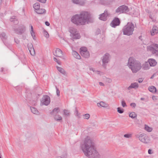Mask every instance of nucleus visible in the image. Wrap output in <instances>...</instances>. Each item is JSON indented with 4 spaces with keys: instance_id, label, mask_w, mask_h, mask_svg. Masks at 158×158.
<instances>
[{
    "instance_id": "f257e3e1",
    "label": "nucleus",
    "mask_w": 158,
    "mask_h": 158,
    "mask_svg": "<svg viewBox=\"0 0 158 158\" xmlns=\"http://www.w3.org/2000/svg\"><path fill=\"white\" fill-rule=\"evenodd\" d=\"M81 147L85 155L89 158H99L100 155L94 146V143L91 138L87 137Z\"/></svg>"
},
{
    "instance_id": "f03ea898",
    "label": "nucleus",
    "mask_w": 158,
    "mask_h": 158,
    "mask_svg": "<svg viewBox=\"0 0 158 158\" xmlns=\"http://www.w3.org/2000/svg\"><path fill=\"white\" fill-rule=\"evenodd\" d=\"M90 18V15L88 12L83 11L79 14L73 15L71 18V21L77 25H83L87 22L89 21Z\"/></svg>"
},
{
    "instance_id": "7ed1b4c3",
    "label": "nucleus",
    "mask_w": 158,
    "mask_h": 158,
    "mask_svg": "<svg viewBox=\"0 0 158 158\" xmlns=\"http://www.w3.org/2000/svg\"><path fill=\"white\" fill-rule=\"evenodd\" d=\"M127 65L133 73L138 72L142 67L140 63L132 57L129 58Z\"/></svg>"
},
{
    "instance_id": "20e7f679",
    "label": "nucleus",
    "mask_w": 158,
    "mask_h": 158,
    "mask_svg": "<svg viewBox=\"0 0 158 158\" xmlns=\"http://www.w3.org/2000/svg\"><path fill=\"white\" fill-rule=\"evenodd\" d=\"M134 28L135 26L133 23L132 22H128L123 28V35L128 36L132 35L134 30Z\"/></svg>"
},
{
    "instance_id": "39448f33",
    "label": "nucleus",
    "mask_w": 158,
    "mask_h": 158,
    "mask_svg": "<svg viewBox=\"0 0 158 158\" xmlns=\"http://www.w3.org/2000/svg\"><path fill=\"white\" fill-rule=\"evenodd\" d=\"M111 58L110 55L108 53H105L102 57V66L104 69H106L108 63L109 62Z\"/></svg>"
},
{
    "instance_id": "423d86ee",
    "label": "nucleus",
    "mask_w": 158,
    "mask_h": 158,
    "mask_svg": "<svg viewBox=\"0 0 158 158\" xmlns=\"http://www.w3.org/2000/svg\"><path fill=\"white\" fill-rule=\"evenodd\" d=\"M129 11V9L128 6L124 5H122L118 7L115 10L117 13H126Z\"/></svg>"
},
{
    "instance_id": "0eeeda50",
    "label": "nucleus",
    "mask_w": 158,
    "mask_h": 158,
    "mask_svg": "<svg viewBox=\"0 0 158 158\" xmlns=\"http://www.w3.org/2000/svg\"><path fill=\"white\" fill-rule=\"evenodd\" d=\"M75 29L73 27H71L69 28V32L72 34L71 36L73 39H79L81 37L80 34L75 31Z\"/></svg>"
},
{
    "instance_id": "6e6552de",
    "label": "nucleus",
    "mask_w": 158,
    "mask_h": 158,
    "mask_svg": "<svg viewBox=\"0 0 158 158\" xmlns=\"http://www.w3.org/2000/svg\"><path fill=\"white\" fill-rule=\"evenodd\" d=\"M139 138L141 141L144 143H148L150 141L148 136L144 134H140L139 136Z\"/></svg>"
},
{
    "instance_id": "1a4fd4ad",
    "label": "nucleus",
    "mask_w": 158,
    "mask_h": 158,
    "mask_svg": "<svg viewBox=\"0 0 158 158\" xmlns=\"http://www.w3.org/2000/svg\"><path fill=\"white\" fill-rule=\"evenodd\" d=\"M148 50L151 51L152 53L156 54V55L158 56V44H155L153 47H149Z\"/></svg>"
},
{
    "instance_id": "9d476101",
    "label": "nucleus",
    "mask_w": 158,
    "mask_h": 158,
    "mask_svg": "<svg viewBox=\"0 0 158 158\" xmlns=\"http://www.w3.org/2000/svg\"><path fill=\"white\" fill-rule=\"evenodd\" d=\"M50 102L49 97L47 95H45L43 97L41 102L42 104L47 106L50 103Z\"/></svg>"
},
{
    "instance_id": "9b49d317",
    "label": "nucleus",
    "mask_w": 158,
    "mask_h": 158,
    "mask_svg": "<svg viewBox=\"0 0 158 158\" xmlns=\"http://www.w3.org/2000/svg\"><path fill=\"white\" fill-rule=\"evenodd\" d=\"M120 23V21L119 18L115 17L111 23V26L113 27H115L117 26H119Z\"/></svg>"
},
{
    "instance_id": "f8f14e48",
    "label": "nucleus",
    "mask_w": 158,
    "mask_h": 158,
    "mask_svg": "<svg viewBox=\"0 0 158 158\" xmlns=\"http://www.w3.org/2000/svg\"><path fill=\"white\" fill-rule=\"evenodd\" d=\"M62 51L59 48H56L53 55L56 57H61L63 55Z\"/></svg>"
},
{
    "instance_id": "ddd939ff",
    "label": "nucleus",
    "mask_w": 158,
    "mask_h": 158,
    "mask_svg": "<svg viewBox=\"0 0 158 158\" xmlns=\"http://www.w3.org/2000/svg\"><path fill=\"white\" fill-rule=\"evenodd\" d=\"M18 30V32H17V34L21 35L25 31V27L24 25H22L20 26Z\"/></svg>"
},
{
    "instance_id": "4468645a",
    "label": "nucleus",
    "mask_w": 158,
    "mask_h": 158,
    "mask_svg": "<svg viewBox=\"0 0 158 158\" xmlns=\"http://www.w3.org/2000/svg\"><path fill=\"white\" fill-rule=\"evenodd\" d=\"M139 87V85L137 83L134 82L132 83L130 86H129L127 88L128 90H130L131 88H133L135 89H136Z\"/></svg>"
},
{
    "instance_id": "2eb2a0df",
    "label": "nucleus",
    "mask_w": 158,
    "mask_h": 158,
    "mask_svg": "<svg viewBox=\"0 0 158 158\" xmlns=\"http://www.w3.org/2000/svg\"><path fill=\"white\" fill-rule=\"evenodd\" d=\"M158 33V27L157 26H154L152 31H151V35H154Z\"/></svg>"
},
{
    "instance_id": "dca6fc26",
    "label": "nucleus",
    "mask_w": 158,
    "mask_h": 158,
    "mask_svg": "<svg viewBox=\"0 0 158 158\" xmlns=\"http://www.w3.org/2000/svg\"><path fill=\"white\" fill-rule=\"evenodd\" d=\"M148 62L151 66H154L157 64V62L156 60L153 59H148Z\"/></svg>"
},
{
    "instance_id": "f3484780",
    "label": "nucleus",
    "mask_w": 158,
    "mask_h": 158,
    "mask_svg": "<svg viewBox=\"0 0 158 158\" xmlns=\"http://www.w3.org/2000/svg\"><path fill=\"white\" fill-rule=\"evenodd\" d=\"M60 111V109L59 107L55 108L50 113V114L53 115L54 117Z\"/></svg>"
},
{
    "instance_id": "a211bd4d",
    "label": "nucleus",
    "mask_w": 158,
    "mask_h": 158,
    "mask_svg": "<svg viewBox=\"0 0 158 158\" xmlns=\"http://www.w3.org/2000/svg\"><path fill=\"white\" fill-rule=\"evenodd\" d=\"M112 0H100V3L102 5H107L110 4Z\"/></svg>"
},
{
    "instance_id": "6ab92c4d",
    "label": "nucleus",
    "mask_w": 158,
    "mask_h": 158,
    "mask_svg": "<svg viewBox=\"0 0 158 158\" xmlns=\"http://www.w3.org/2000/svg\"><path fill=\"white\" fill-rule=\"evenodd\" d=\"M72 54L74 57L77 59H80L81 58L80 56L75 51H73L72 52Z\"/></svg>"
},
{
    "instance_id": "aec40b11",
    "label": "nucleus",
    "mask_w": 158,
    "mask_h": 158,
    "mask_svg": "<svg viewBox=\"0 0 158 158\" xmlns=\"http://www.w3.org/2000/svg\"><path fill=\"white\" fill-rule=\"evenodd\" d=\"M35 11L37 13L39 14H42L44 13H45L46 12V10L43 9H37Z\"/></svg>"
},
{
    "instance_id": "412c9836",
    "label": "nucleus",
    "mask_w": 158,
    "mask_h": 158,
    "mask_svg": "<svg viewBox=\"0 0 158 158\" xmlns=\"http://www.w3.org/2000/svg\"><path fill=\"white\" fill-rule=\"evenodd\" d=\"M97 106H101L103 107H108V105L106 103L103 102H100V103H97Z\"/></svg>"
},
{
    "instance_id": "4be33fe9",
    "label": "nucleus",
    "mask_w": 158,
    "mask_h": 158,
    "mask_svg": "<svg viewBox=\"0 0 158 158\" xmlns=\"http://www.w3.org/2000/svg\"><path fill=\"white\" fill-rule=\"evenodd\" d=\"M149 64L148 62H145L142 66V68L144 70H148L149 68Z\"/></svg>"
},
{
    "instance_id": "5701e85b",
    "label": "nucleus",
    "mask_w": 158,
    "mask_h": 158,
    "mask_svg": "<svg viewBox=\"0 0 158 158\" xmlns=\"http://www.w3.org/2000/svg\"><path fill=\"white\" fill-rule=\"evenodd\" d=\"M30 46L31 48H30V50H29V51L31 54L32 56H34L35 54V51L33 46L31 44H30Z\"/></svg>"
},
{
    "instance_id": "b1692460",
    "label": "nucleus",
    "mask_w": 158,
    "mask_h": 158,
    "mask_svg": "<svg viewBox=\"0 0 158 158\" xmlns=\"http://www.w3.org/2000/svg\"><path fill=\"white\" fill-rule=\"evenodd\" d=\"M30 109L32 113L36 114H39V111L36 108L33 107H31Z\"/></svg>"
},
{
    "instance_id": "393cba45",
    "label": "nucleus",
    "mask_w": 158,
    "mask_h": 158,
    "mask_svg": "<svg viewBox=\"0 0 158 158\" xmlns=\"http://www.w3.org/2000/svg\"><path fill=\"white\" fill-rule=\"evenodd\" d=\"M149 90L152 93H155L156 92V88L153 86H151L148 87Z\"/></svg>"
},
{
    "instance_id": "a878e982",
    "label": "nucleus",
    "mask_w": 158,
    "mask_h": 158,
    "mask_svg": "<svg viewBox=\"0 0 158 158\" xmlns=\"http://www.w3.org/2000/svg\"><path fill=\"white\" fill-rule=\"evenodd\" d=\"M81 55L85 58H88L89 56V51H87L85 52L81 53Z\"/></svg>"
},
{
    "instance_id": "bb28decb",
    "label": "nucleus",
    "mask_w": 158,
    "mask_h": 158,
    "mask_svg": "<svg viewBox=\"0 0 158 158\" xmlns=\"http://www.w3.org/2000/svg\"><path fill=\"white\" fill-rule=\"evenodd\" d=\"M100 17H99V19L100 20L105 21L106 20V17L107 16H106L105 14V15H102V13L100 15Z\"/></svg>"
},
{
    "instance_id": "cd10ccee",
    "label": "nucleus",
    "mask_w": 158,
    "mask_h": 158,
    "mask_svg": "<svg viewBox=\"0 0 158 158\" xmlns=\"http://www.w3.org/2000/svg\"><path fill=\"white\" fill-rule=\"evenodd\" d=\"M33 8L35 10V11L37 9H39L40 7V4L39 3L36 2L33 4Z\"/></svg>"
},
{
    "instance_id": "c85d7f7f",
    "label": "nucleus",
    "mask_w": 158,
    "mask_h": 158,
    "mask_svg": "<svg viewBox=\"0 0 158 158\" xmlns=\"http://www.w3.org/2000/svg\"><path fill=\"white\" fill-rule=\"evenodd\" d=\"M0 37L2 39L3 43H4L5 40L6 39V34L4 32L2 33L0 35Z\"/></svg>"
},
{
    "instance_id": "c756f323",
    "label": "nucleus",
    "mask_w": 158,
    "mask_h": 158,
    "mask_svg": "<svg viewBox=\"0 0 158 158\" xmlns=\"http://www.w3.org/2000/svg\"><path fill=\"white\" fill-rule=\"evenodd\" d=\"M56 68L58 71L60 72L61 73L64 75L65 73V72L64 71V69L60 67L57 66Z\"/></svg>"
},
{
    "instance_id": "7c9ffc66",
    "label": "nucleus",
    "mask_w": 158,
    "mask_h": 158,
    "mask_svg": "<svg viewBox=\"0 0 158 158\" xmlns=\"http://www.w3.org/2000/svg\"><path fill=\"white\" fill-rule=\"evenodd\" d=\"M129 116L131 118H134L136 117L137 114L135 113V112H132L129 114Z\"/></svg>"
},
{
    "instance_id": "2f4dec72",
    "label": "nucleus",
    "mask_w": 158,
    "mask_h": 158,
    "mask_svg": "<svg viewBox=\"0 0 158 158\" xmlns=\"http://www.w3.org/2000/svg\"><path fill=\"white\" fill-rule=\"evenodd\" d=\"M80 52L81 54V53H83V52H86V51H87V48L85 47H81L80 48Z\"/></svg>"
},
{
    "instance_id": "473e14b6",
    "label": "nucleus",
    "mask_w": 158,
    "mask_h": 158,
    "mask_svg": "<svg viewBox=\"0 0 158 158\" xmlns=\"http://www.w3.org/2000/svg\"><path fill=\"white\" fill-rule=\"evenodd\" d=\"M54 117V119L56 121H60L62 120V117L59 115H55Z\"/></svg>"
},
{
    "instance_id": "72a5a7b5",
    "label": "nucleus",
    "mask_w": 158,
    "mask_h": 158,
    "mask_svg": "<svg viewBox=\"0 0 158 158\" xmlns=\"http://www.w3.org/2000/svg\"><path fill=\"white\" fill-rule=\"evenodd\" d=\"M145 129L148 132H150L152 131V129L146 125H145Z\"/></svg>"
},
{
    "instance_id": "f704fd0d",
    "label": "nucleus",
    "mask_w": 158,
    "mask_h": 158,
    "mask_svg": "<svg viewBox=\"0 0 158 158\" xmlns=\"http://www.w3.org/2000/svg\"><path fill=\"white\" fill-rule=\"evenodd\" d=\"M15 19H16L15 16H13L11 17V18L10 19V20L11 22H14H14H16V23H18V21L17 20Z\"/></svg>"
},
{
    "instance_id": "c9c22d12",
    "label": "nucleus",
    "mask_w": 158,
    "mask_h": 158,
    "mask_svg": "<svg viewBox=\"0 0 158 158\" xmlns=\"http://www.w3.org/2000/svg\"><path fill=\"white\" fill-rule=\"evenodd\" d=\"M117 112L120 114H122L124 112V110L120 107H118L117 108Z\"/></svg>"
},
{
    "instance_id": "e433bc0d",
    "label": "nucleus",
    "mask_w": 158,
    "mask_h": 158,
    "mask_svg": "<svg viewBox=\"0 0 158 158\" xmlns=\"http://www.w3.org/2000/svg\"><path fill=\"white\" fill-rule=\"evenodd\" d=\"M64 114L65 116H68L69 115V111L66 110L64 109Z\"/></svg>"
},
{
    "instance_id": "4c0bfd02",
    "label": "nucleus",
    "mask_w": 158,
    "mask_h": 158,
    "mask_svg": "<svg viewBox=\"0 0 158 158\" xmlns=\"http://www.w3.org/2000/svg\"><path fill=\"white\" fill-rule=\"evenodd\" d=\"M132 136V134H125L124 135V137L126 138H129L131 137Z\"/></svg>"
},
{
    "instance_id": "58836bf2",
    "label": "nucleus",
    "mask_w": 158,
    "mask_h": 158,
    "mask_svg": "<svg viewBox=\"0 0 158 158\" xmlns=\"http://www.w3.org/2000/svg\"><path fill=\"white\" fill-rule=\"evenodd\" d=\"M84 118L85 119H88L90 118V115L88 114H86L83 115Z\"/></svg>"
},
{
    "instance_id": "ea45409f",
    "label": "nucleus",
    "mask_w": 158,
    "mask_h": 158,
    "mask_svg": "<svg viewBox=\"0 0 158 158\" xmlns=\"http://www.w3.org/2000/svg\"><path fill=\"white\" fill-rule=\"evenodd\" d=\"M30 32H31V35L32 36V37L33 39L34 40H35V32L34 31H31Z\"/></svg>"
},
{
    "instance_id": "a19ab883",
    "label": "nucleus",
    "mask_w": 158,
    "mask_h": 158,
    "mask_svg": "<svg viewBox=\"0 0 158 158\" xmlns=\"http://www.w3.org/2000/svg\"><path fill=\"white\" fill-rule=\"evenodd\" d=\"M121 104L122 106L123 107H126L127 106V104H126V103L124 100H122L121 102Z\"/></svg>"
},
{
    "instance_id": "79ce46f5",
    "label": "nucleus",
    "mask_w": 158,
    "mask_h": 158,
    "mask_svg": "<svg viewBox=\"0 0 158 158\" xmlns=\"http://www.w3.org/2000/svg\"><path fill=\"white\" fill-rule=\"evenodd\" d=\"M44 36L46 38H48L49 37V35L48 32L45 30L44 31Z\"/></svg>"
},
{
    "instance_id": "37998d69",
    "label": "nucleus",
    "mask_w": 158,
    "mask_h": 158,
    "mask_svg": "<svg viewBox=\"0 0 158 158\" xmlns=\"http://www.w3.org/2000/svg\"><path fill=\"white\" fill-rule=\"evenodd\" d=\"M55 87H56V94H57V95L58 96H59L60 95V91L59 89H58L57 86H56Z\"/></svg>"
},
{
    "instance_id": "c03bdc74",
    "label": "nucleus",
    "mask_w": 158,
    "mask_h": 158,
    "mask_svg": "<svg viewBox=\"0 0 158 158\" xmlns=\"http://www.w3.org/2000/svg\"><path fill=\"white\" fill-rule=\"evenodd\" d=\"M72 2L73 3L76 4H78L80 3V1L79 0H72Z\"/></svg>"
},
{
    "instance_id": "a18cd8bd",
    "label": "nucleus",
    "mask_w": 158,
    "mask_h": 158,
    "mask_svg": "<svg viewBox=\"0 0 158 158\" xmlns=\"http://www.w3.org/2000/svg\"><path fill=\"white\" fill-rule=\"evenodd\" d=\"M130 105L131 106V107L134 108H135L136 106V104L134 102L131 103L130 104Z\"/></svg>"
},
{
    "instance_id": "49530a36",
    "label": "nucleus",
    "mask_w": 158,
    "mask_h": 158,
    "mask_svg": "<svg viewBox=\"0 0 158 158\" xmlns=\"http://www.w3.org/2000/svg\"><path fill=\"white\" fill-rule=\"evenodd\" d=\"M75 114L76 116H78L79 115L78 114V111L76 107L75 108Z\"/></svg>"
},
{
    "instance_id": "de8ad7c7",
    "label": "nucleus",
    "mask_w": 158,
    "mask_h": 158,
    "mask_svg": "<svg viewBox=\"0 0 158 158\" xmlns=\"http://www.w3.org/2000/svg\"><path fill=\"white\" fill-rule=\"evenodd\" d=\"M105 15L106 16H108V11H107V10H105L104 12L102 13V15H105Z\"/></svg>"
},
{
    "instance_id": "09e8293b",
    "label": "nucleus",
    "mask_w": 158,
    "mask_h": 158,
    "mask_svg": "<svg viewBox=\"0 0 158 158\" xmlns=\"http://www.w3.org/2000/svg\"><path fill=\"white\" fill-rule=\"evenodd\" d=\"M143 81V79L142 78H139L138 80V81L139 83H141Z\"/></svg>"
},
{
    "instance_id": "8fccbe9b",
    "label": "nucleus",
    "mask_w": 158,
    "mask_h": 158,
    "mask_svg": "<svg viewBox=\"0 0 158 158\" xmlns=\"http://www.w3.org/2000/svg\"><path fill=\"white\" fill-rule=\"evenodd\" d=\"M15 42L17 44H19V41L18 40L16 39L15 38L14 39Z\"/></svg>"
},
{
    "instance_id": "3c124183",
    "label": "nucleus",
    "mask_w": 158,
    "mask_h": 158,
    "mask_svg": "<svg viewBox=\"0 0 158 158\" xmlns=\"http://www.w3.org/2000/svg\"><path fill=\"white\" fill-rule=\"evenodd\" d=\"M148 153L149 154H152L153 153V152H152V150L151 149H149L148 150Z\"/></svg>"
},
{
    "instance_id": "603ef678",
    "label": "nucleus",
    "mask_w": 158,
    "mask_h": 158,
    "mask_svg": "<svg viewBox=\"0 0 158 158\" xmlns=\"http://www.w3.org/2000/svg\"><path fill=\"white\" fill-rule=\"evenodd\" d=\"M45 24L46 26H49L50 24L49 23L48 21H46L45 22Z\"/></svg>"
},
{
    "instance_id": "864d4df0",
    "label": "nucleus",
    "mask_w": 158,
    "mask_h": 158,
    "mask_svg": "<svg viewBox=\"0 0 158 158\" xmlns=\"http://www.w3.org/2000/svg\"><path fill=\"white\" fill-rule=\"evenodd\" d=\"M1 72H3L4 73H5V71L4 70V68H1Z\"/></svg>"
},
{
    "instance_id": "5fc2aeb1",
    "label": "nucleus",
    "mask_w": 158,
    "mask_h": 158,
    "mask_svg": "<svg viewBox=\"0 0 158 158\" xmlns=\"http://www.w3.org/2000/svg\"><path fill=\"white\" fill-rule=\"evenodd\" d=\"M99 84L101 86H104V84L102 82H99Z\"/></svg>"
},
{
    "instance_id": "6e6d98bb",
    "label": "nucleus",
    "mask_w": 158,
    "mask_h": 158,
    "mask_svg": "<svg viewBox=\"0 0 158 158\" xmlns=\"http://www.w3.org/2000/svg\"><path fill=\"white\" fill-rule=\"evenodd\" d=\"M56 63L59 64H61V62L60 60H57V61H56Z\"/></svg>"
},
{
    "instance_id": "4d7b16f0",
    "label": "nucleus",
    "mask_w": 158,
    "mask_h": 158,
    "mask_svg": "<svg viewBox=\"0 0 158 158\" xmlns=\"http://www.w3.org/2000/svg\"><path fill=\"white\" fill-rule=\"evenodd\" d=\"M53 60L54 61H55L56 62V61H57V60H58L55 57H54L53 58Z\"/></svg>"
},
{
    "instance_id": "13d9d810",
    "label": "nucleus",
    "mask_w": 158,
    "mask_h": 158,
    "mask_svg": "<svg viewBox=\"0 0 158 158\" xmlns=\"http://www.w3.org/2000/svg\"><path fill=\"white\" fill-rule=\"evenodd\" d=\"M30 26H31V31H33V29L32 26L31 25Z\"/></svg>"
},
{
    "instance_id": "bf43d9fd",
    "label": "nucleus",
    "mask_w": 158,
    "mask_h": 158,
    "mask_svg": "<svg viewBox=\"0 0 158 158\" xmlns=\"http://www.w3.org/2000/svg\"><path fill=\"white\" fill-rule=\"evenodd\" d=\"M28 48L29 50H30V48H31L30 44L29 45H28Z\"/></svg>"
},
{
    "instance_id": "052dcab7",
    "label": "nucleus",
    "mask_w": 158,
    "mask_h": 158,
    "mask_svg": "<svg viewBox=\"0 0 158 158\" xmlns=\"http://www.w3.org/2000/svg\"><path fill=\"white\" fill-rule=\"evenodd\" d=\"M97 32H98V34H99L100 32V29L97 30Z\"/></svg>"
},
{
    "instance_id": "680f3d73",
    "label": "nucleus",
    "mask_w": 158,
    "mask_h": 158,
    "mask_svg": "<svg viewBox=\"0 0 158 158\" xmlns=\"http://www.w3.org/2000/svg\"><path fill=\"white\" fill-rule=\"evenodd\" d=\"M140 100H145V98H140Z\"/></svg>"
},
{
    "instance_id": "e2e57ef3",
    "label": "nucleus",
    "mask_w": 158,
    "mask_h": 158,
    "mask_svg": "<svg viewBox=\"0 0 158 158\" xmlns=\"http://www.w3.org/2000/svg\"><path fill=\"white\" fill-rule=\"evenodd\" d=\"M154 77V75H153L151 76V77L150 78H151V79H152V78H153Z\"/></svg>"
},
{
    "instance_id": "0e129e2a",
    "label": "nucleus",
    "mask_w": 158,
    "mask_h": 158,
    "mask_svg": "<svg viewBox=\"0 0 158 158\" xmlns=\"http://www.w3.org/2000/svg\"><path fill=\"white\" fill-rule=\"evenodd\" d=\"M146 11L147 12H148V13H149V10H146Z\"/></svg>"
},
{
    "instance_id": "69168bd1",
    "label": "nucleus",
    "mask_w": 158,
    "mask_h": 158,
    "mask_svg": "<svg viewBox=\"0 0 158 158\" xmlns=\"http://www.w3.org/2000/svg\"><path fill=\"white\" fill-rule=\"evenodd\" d=\"M2 0H0V2H2Z\"/></svg>"
},
{
    "instance_id": "338daca9",
    "label": "nucleus",
    "mask_w": 158,
    "mask_h": 158,
    "mask_svg": "<svg viewBox=\"0 0 158 158\" xmlns=\"http://www.w3.org/2000/svg\"><path fill=\"white\" fill-rule=\"evenodd\" d=\"M140 36H139V38L140 39Z\"/></svg>"
},
{
    "instance_id": "774afa93",
    "label": "nucleus",
    "mask_w": 158,
    "mask_h": 158,
    "mask_svg": "<svg viewBox=\"0 0 158 158\" xmlns=\"http://www.w3.org/2000/svg\"><path fill=\"white\" fill-rule=\"evenodd\" d=\"M140 36H139V38L140 39Z\"/></svg>"
}]
</instances>
